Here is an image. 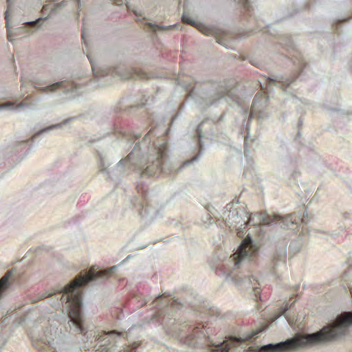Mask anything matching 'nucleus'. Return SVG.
<instances>
[{"mask_svg": "<svg viewBox=\"0 0 352 352\" xmlns=\"http://www.w3.org/2000/svg\"><path fill=\"white\" fill-rule=\"evenodd\" d=\"M87 82L88 80L84 78H74L54 83H47L36 79L32 81V85L38 92L43 94H52L60 90L74 97L81 93V89L87 85Z\"/></svg>", "mask_w": 352, "mask_h": 352, "instance_id": "obj_7", "label": "nucleus"}, {"mask_svg": "<svg viewBox=\"0 0 352 352\" xmlns=\"http://www.w3.org/2000/svg\"><path fill=\"white\" fill-rule=\"evenodd\" d=\"M241 12L244 16H251L253 13V8L250 4V1H240Z\"/></svg>", "mask_w": 352, "mask_h": 352, "instance_id": "obj_20", "label": "nucleus"}, {"mask_svg": "<svg viewBox=\"0 0 352 352\" xmlns=\"http://www.w3.org/2000/svg\"><path fill=\"white\" fill-rule=\"evenodd\" d=\"M46 19H47V17L46 18H38V19H36L35 21L23 22V24L28 25V26H31V27H35L40 21L46 20Z\"/></svg>", "mask_w": 352, "mask_h": 352, "instance_id": "obj_28", "label": "nucleus"}, {"mask_svg": "<svg viewBox=\"0 0 352 352\" xmlns=\"http://www.w3.org/2000/svg\"><path fill=\"white\" fill-rule=\"evenodd\" d=\"M258 255V249L248 236L240 245L236 253L215 267V274L232 282L241 290L251 289L257 300L263 301L267 298V294L261 291V282L257 276L252 274L253 267Z\"/></svg>", "mask_w": 352, "mask_h": 352, "instance_id": "obj_2", "label": "nucleus"}, {"mask_svg": "<svg viewBox=\"0 0 352 352\" xmlns=\"http://www.w3.org/2000/svg\"><path fill=\"white\" fill-rule=\"evenodd\" d=\"M86 33H85V29L84 28L82 29V31H81V38L82 40L83 41L84 43L86 44L87 43V41H86Z\"/></svg>", "mask_w": 352, "mask_h": 352, "instance_id": "obj_35", "label": "nucleus"}, {"mask_svg": "<svg viewBox=\"0 0 352 352\" xmlns=\"http://www.w3.org/2000/svg\"><path fill=\"white\" fill-rule=\"evenodd\" d=\"M309 221V214L307 212H304L302 215L292 213L284 217L279 214L270 215L265 212H262L254 216H250L248 212L243 208L239 209L237 214H235L232 227L236 230L239 237H243L248 223H252L253 225L279 226L295 230L300 223L307 224Z\"/></svg>", "mask_w": 352, "mask_h": 352, "instance_id": "obj_4", "label": "nucleus"}, {"mask_svg": "<svg viewBox=\"0 0 352 352\" xmlns=\"http://www.w3.org/2000/svg\"><path fill=\"white\" fill-rule=\"evenodd\" d=\"M124 352H143V348L141 343L133 342L124 349Z\"/></svg>", "mask_w": 352, "mask_h": 352, "instance_id": "obj_24", "label": "nucleus"}, {"mask_svg": "<svg viewBox=\"0 0 352 352\" xmlns=\"http://www.w3.org/2000/svg\"><path fill=\"white\" fill-rule=\"evenodd\" d=\"M87 58L91 65L94 77L97 79H100L107 76H117L124 79L133 78L135 75L141 78L146 77V74L137 68H126L124 65L115 67H109L104 65L98 64L90 57L89 55H87Z\"/></svg>", "mask_w": 352, "mask_h": 352, "instance_id": "obj_8", "label": "nucleus"}, {"mask_svg": "<svg viewBox=\"0 0 352 352\" xmlns=\"http://www.w3.org/2000/svg\"><path fill=\"white\" fill-rule=\"evenodd\" d=\"M50 2V3L43 6L42 8V12L43 14H48L49 16L55 14L56 10L60 9L63 6V3L64 1H61L58 3H54V1Z\"/></svg>", "mask_w": 352, "mask_h": 352, "instance_id": "obj_19", "label": "nucleus"}, {"mask_svg": "<svg viewBox=\"0 0 352 352\" xmlns=\"http://www.w3.org/2000/svg\"><path fill=\"white\" fill-rule=\"evenodd\" d=\"M234 94V90L231 88H229L228 86L225 85H221L210 96L208 104L214 105L217 103V102L223 98L228 97L232 98Z\"/></svg>", "mask_w": 352, "mask_h": 352, "instance_id": "obj_13", "label": "nucleus"}, {"mask_svg": "<svg viewBox=\"0 0 352 352\" xmlns=\"http://www.w3.org/2000/svg\"><path fill=\"white\" fill-rule=\"evenodd\" d=\"M120 318H121V316H118V319H120Z\"/></svg>", "mask_w": 352, "mask_h": 352, "instance_id": "obj_46", "label": "nucleus"}, {"mask_svg": "<svg viewBox=\"0 0 352 352\" xmlns=\"http://www.w3.org/2000/svg\"><path fill=\"white\" fill-rule=\"evenodd\" d=\"M351 325L352 311L344 312L318 331L294 336L276 343V352H293L301 347H312L324 344L344 335Z\"/></svg>", "mask_w": 352, "mask_h": 352, "instance_id": "obj_3", "label": "nucleus"}, {"mask_svg": "<svg viewBox=\"0 0 352 352\" xmlns=\"http://www.w3.org/2000/svg\"><path fill=\"white\" fill-rule=\"evenodd\" d=\"M248 137L246 135L244 139V153L245 155H247L248 153Z\"/></svg>", "mask_w": 352, "mask_h": 352, "instance_id": "obj_32", "label": "nucleus"}, {"mask_svg": "<svg viewBox=\"0 0 352 352\" xmlns=\"http://www.w3.org/2000/svg\"><path fill=\"white\" fill-rule=\"evenodd\" d=\"M6 342V338L3 333L2 325L0 323V347L3 346Z\"/></svg>", "mask_w": 352, "mask_h": 352, "instance_id": "obj_30", "label": "nucleus"}, {"mask_svg": "<svg viewBox=\"0 0 352 352\" xmlns=\"http://www.w3.org/2000/svg\"><path fill=\"white\" fill-rule=\"evenodd\" d=\"M258 28L262 30L265 26V23L263 21H256Z\"/></svg>", "mask_w": 352, "mask_h": 352, "instance_id": "obj_36", "label": "nucleus"}, {"mask_svg": "<svg viewBox=\"0 0 352 352\" xmlns=\"http://www.w3.org/2000/svg\"><path fill=\"white\" fill-rule=\"evenodd\" d=\"M135 16H137V20L138 21H141L140 18V15L138 14V12L136 11L134 12Z\"/></svg>", "mask_w": 352, "mask_h": 352, "instance_id": "obj_41", "label": "nucleus"}, {"mask_svg": "<svg viewBox=\"0 0 352 352\" xmlns=\"http://www.w3.org/2000/svg\"><path fill=\"white\" fill-rule=\"evenodd\" d=\"M239 210V209L233 208L232 203L227 204L224 208L223 218L225 221L226 225L229 228H232L235 214H237Z\"/></svg>", "mask_w": 352, "mask_h": 352, "instance_id": "obj_16", "label": "nucleus"}, {"mask_svg": "<svg viewBox=\"0 0 352 352\" xmlns=\"http://www.w3.org/2000/svg\"><path fill=\"white\" fill-rule=\"evenodd\" d=\"M266 104L267 100L263 98L262 96L256 94L254 96L252 104L249 119L246 124V130H248L249 122L252 118L256 117L258 119H264L267 116L265 111Z\"/></svg>", "mask_w": 352, "mask_h": 352, "instance_id": "obj_12", "label": "nucleus"}, {"mask_svg": "<svg viewBox=\"0 0 352 352\" xmlns=\"http://www.w3.org/2000/svg\"><path fill=\"white\" fill-rule=\"evenodd\" d=\"M8 4L7 6V10L5 13V19L6 21V28H7V37L9 41H12V33L9 25V17L14 16L16 14L14 10V1H8Z\"/></svg>", "mask_w": 352, "mask_h": 352, "instance_id": "obj_18", "label": "nucleus"}, {"mask_svg": "<svg viewBox=\"0 0 352 352\" xmlns=\"http://www.w3.org/2000/svg\"><path fill=\"white\" fill-rule=\"evenodd\" d=\"M349 212H344L343 213V218L345 219H349Z\"/></svg>", "mask_w": 352, "mask_h": 352, "instance_id": "obj_38", "label": "nucleus"}, {"mask_svg": "<svg viewBox=\"0 0 352 352\" xmlns=\"http://www.w3.org/2000/svg\"><path fill=\"white\" fill-rule=\"evenodd\" d=\"M30 145L28 141H22L18 143L14 147V157L21 160L28 155L30 150Z\"/></svg>", "mask_w": 352, "mask_h": 352, "instance_id": "obj_17", "label": "nucleus"}, {"mask_svg": "<svg viewBox=\"0 0 352 352\" xmlns=\"http://www.w3.org/2000/svg\"><path fill=\"white\" fill-rule=\"evenodd\" d=\"M250 63L252 65H254V66H256L258 68H259V67H261L262 66V64L261 63H259L258 61H257V60H250Z\"/></svg>", "mask_w": 352, "mask_h": 352, "instance_id": "obj_34", "label": "nucleus"}, {"mask_svg": "<svg viewBox=\"0 0 352 352\" xmlns=\"http://www.w3.org/2000/svg\"><path fill=\"white\" fill-rule=\"evenodd\" d=\"M293 305H294V303H291V304H289L288 302L286 303L285 305L284 306V307L282 308L281 311L278 315V316H280L281 315H285L287 322L289 324H292V321L290 318V316L289 315V314H286V312L287 311L290 310L292 308Z\"/></svg>", "mask_w": 352, "mask_h": 352, "instance_id": "obj_26", "label": "nucleus"}, {"mask_svg": "<svg viewBox=\"0 0 352 352\" xmlns=\"http://www.w3.org/2000/svg\"><path fill=\"white\" fill-rule=\"evenodd\" d=\"M242 111H243V113H244L245 115H246V114H247V113H248V110H247V109H242Z\"/></svg>", "mask_w": 352, "mask_h": 352, "instance_id": "obj_42", "label": "nucleus"}, {"mask_svg": "<svg viewBox=\"0 0 352 352\" xmlns=\"http://www.w3.org/2000/svg\"><path fill=\"white\" fill-rule=\"evenodd\" d=\"M32 338L34 340L40 341L51 349L57 351L60 349V332L56 327H46L41 333L38 336L32 334Z\"/></svg>", "mask_w": 352, "mask_h": 352, "instance_id": "obj_10", "label": "nucleus"}, {"mask_svg": "<svg viewBox=\"0 0 352 352\" xmlns=\"http://www.w3.org/2000/svg\"><path fill=\"white\" fill-rule=\"evenodd\" d=\"M76 118V117H70V118H68L67 119H65L63 121H62L60 123H58V124H52L49 126H47V127H45L41 130H39L38 131H37L36 133H35L31 138V140L32 142H34L39 136L45 134V133H47L52 130H54V129H61L63 126H65V124L69 123L72 120H74Z\"/></svg>", "mask_w": 352, "mask_h": 352, "instance_id": "obj_15", "label": "nucleus"}, {"mask_svg": "<svg viewBox=\"0 0 352 352\" xmlns=\"http://www.w3.org/2000/svg\"><path fill=\"white\" fill-rule=\"evenodd\" d=\"M201 221L204 226L208 227L213 223V219L211 215L209 214L208 211H206L205 213L201 217Z\"/></svg>", "mask_w": 352, "mask_h": 352, "instance_id": "obj_27", "label": "nucleus"}, {"mask_svg": "<svg viewBox=\"0 0 352 352\" xmlns=\"http://www.w3.org/2000/svg\"><path fill=\"white\" fill-rule=\"evenodd\" d=\"M126 111L120 106L112 109L108 115L102 117L98 122L100 135L91 137L89 142H96L111 134L129 138L133 142L137 140L140 136L141 127L135 124L129 123L128 119L124 117Z\"/></svg>", "mask_w": 352, "mask_h": 352, "instance_id": "obj_5", "label": "nucleus"}, {"mask_svg": "<svg viewBox=\"0 0 352 352\" xmlns=\"http://www.w3.org/2000/svg\"><path fill=\"white\" fill-rule=\"evenodd\" d=\"M182 22L188 25H190L197 29H199L201 32L206 33L204 30L202 25L190 19L189 16H188L185 13L183 14L182 17Z\"/></svg>", "mask_w": 352, "mask_h": 352, "instance_id": "obj_21", "label": "nucleus"}, {"mask_svg": "<svg viewBox=\"0 0 352 352\" xmlns=\"http://www.w3.org/2000/svg\"><path fill=\"white\" fill-rule=\"evenodd\" d=\"M151 288L146 283H139L135 289L130 292L123 308L125 312H132L145 305L150 299Z\"/></svg>", "mask_w": 352, "mask_h": 352, "instance_id": "obj_9", "label": "nucleus"}, {"mask_svg": "<svg viewBox=\"0 0 352 352\" xmlns=\"http://www.w3.org/2000/svg\"><path fill=\"white\" fill-rule=\"evenodd\" d=\"M31 98L30 96H27L23 101L19 103L17 105H15L14 103V107H10V109L18 110L19 109H26L30 107V104L28 102V101Z\"/></svg>", "mask_w": 352, "mask_h": 352, "instance_id": "obj_25", "label": "nucleus"}, {"mask_svg": "<svg viewBox=\"0 0 352 352\" xmlns=\"http://www.w3.org/2000/svg\"><path fill=\"white\" fill-rule=\"evenodd\" d=\"M348 232L345 230H341L340 232L334 231L331 236L338 243L342 241L347 236Z\"/></svg>", "mask_w": 352, "mask_h": 352, "instance_id": "obj_23", "label": "nucleus"}, {"mask_svg": "<svg viewBox=\"0 0 352 352\" xmlns=\"http://www.w3.org/2000/svg\"><path fill=\"white\" fill-rule=\"evenodd\" d=\"M259 83H260V86H261L262 89H267V85H265V87H264V85L262 84V82H259Z\"/></svg>", "mask_w": 352, "mask_h": 352, "instance_id": "obj_40", "label": "nucleus"}, {"mask_svg": "<svg viewBox=\"0 0 352 352\" xmlns=\"http://www.w3.org/2000/svg\"><path fill=\"white\" fill-rule=\"evenodd\" d=\"M278 43L287 51L292 50V52L289 53L290 56L281 54L280 57L282 60H285L287 63H289L294 66V74L290 77L281 75L272 76L271 77H267L266 81L269 84L280 82L287 87L294 81L298 76L303 74L304 71L307 69V64L304 60L301 53L295 48L294 44L289 36H282Z\"/></svg>", "mask_w": 352, "mask_h": 352, "instance_id": "obj_6", "label": "nucleus"}, {"mask_svg": "<svg viewBox=\"0 0 352 352\" xmlns=\"http://www.w3.org/2000/svg\"><path fill=\"white\" fill-rule=\"evenodd\" d=\"M121 314L124 316V310L123 309L121 310Z\"/></svg>", "mask_w": 352, "mask_h": 352, "instance_id": "obj_44", "label": "nucleus"}, {"mask_svg": "<svg viewBox=\"0 0 352 352\" xmlns=\"http://www.w3.org/2000/svg\"><path fill=\"white\" fill-rule=\"evenodd\" d=\"M153 131L151 130L141 141L136 142L128 156L121 160L112 170L104 167L103 159L100 157L101 173L115 185L118 184L122 177L128 175L132 171L140 175L136 190L141 194L142 200L138 201V199L135 198L132 203L140 217L146 222L153 221L158 216L159 210L155 203L147 198L148 186L143 177H158L170 175L172 172L168 160L167 144L164 140L153 141Z\"/></svg>", "mask_w": 352, "mask_h": 352, "instance_id": "obj_1", "label": "nucleus"}, {"mask_svg": "<svg viewBox=\"0 0 352 352\" xmlns=\"http://www.w3.org/2000/svg\"><path fill=\"white\" fill-rule=\"evenodd\" d=\"M302 124L301 121H300V120H298V125H300V124Z\"/></svg>", "mask_w": 352, "mask_h": 352, "instance_id": "obj_45", "label": "nucleus"}, {"mask_svg": "<svg viewBox=\"0 0 352 352\" xmlns=\"http://www.w3.org/2000/svg\"><path fill=\"white\" fill-rule=\"evenodd\" d=\"M47 296L45 294H40V293H38L37 294H35L34 300H38L40 299L46 298Z\"/></svg>", "mask_w": 352, "mask_h": 352, "instance_id": "obj_33", "label": "nucleus"}, {"mask_svg": "<svg viewBox=\"0 0 352 352\" xmlns=\"http://www.w3.org/2000/svg\"><path fill=\"white\" fill-rule=\"evenodd\" d=\"M349 19H341V20H338L336 24V25L337 26L338 23H343V22H345L346 21H347Z\"/></svg>", "mask_w": 352, "mask_h": 352, "instance_id": "obj_39", "label": "nucleus"}, {"mask_svg": "<svg viewBox=\"0 0 352 352\" xmlns=\"http://www.w3.org/2000/svg\"><path fill=\"white\" fill-rule=\"evenodd\" d=\"M60 350H61V349H60V350H58V349L57 351H55V350L54 349V352H58H58H60Z\"/></svg>", "mask_w": 352, "mask_h": 352, "instance_id": "obj_43", "label": "nucleus"}, {"mask_svg": "<svg viewBox=\"0 0 352 352\" xmlns=\"http://www.w3.org/2000/svg\"><path fill=\"white\" fill-rule=\"evenodd\" d=\"M150 28H157L159 30H168L169 29L170 27H172L171 25L170 26H162V25H156V24H153L151 23H146Z\"/></svg>", "mask_w": 352, "mask_h": 352, "instance_id": "obj_29", "label": "nucleus"}, {"mask_svg": "<svg viewBox=\"0 0 352 352\" xmlns=\"http://www.w3.org/2000/svg\"><path fill=\"white\" fill-rule=\"evenodd\" d=\"M301 247L302 242L300 239L293 240L289 245V253L296 254L300 250Z\"/></svg>", "mask_w": 352, "mask_h": 352, "instance_id": "obj_22", "label": "nucleus"}, {"mask_svg": "<svg viewBox=\"0 0 352 352\" xmlns=\"http://www.w3.org/2000/svg\"><path fill=\"white\" fill-rule=\"evenodd\" d=\"M205 122H206L205 121L201 122L198 125L197 129V135L198 136V145H199V152L197 153L196 155L192 157L191 159H190L188 160H186L185 162H184L183 164L178 168V170L184 168L186 166H189L190 164H192L195 162H198V160H199L200 157L201 156V155H202V149H203V146H204V145H203V144L201 142V138H202L201 132H202V126L205 124Z\"/></svg>", "mask_w": 352, "mask_h": 352, "instance_id": "obj_14", "label": "nucleus"}, {"mask_svg": "<svg viewBox=\"0 0 352 352\" xmlns=\"http://www.w3.org/2000/svg\"><path fill=\"white\" fill-rule=\"evenodd\" d=\"M120 285H124V287L126 285V283L125 278H121L119 280Z\"/></svg>", "mask_w": 352, "mask_h": 352, "instance_id": "obj_37", "label": "nucleus"}, {"mask_svg": "<svg viewBox=\"0 0 352 352\" xmlns=\"http://www.w3.org/2000/svg\"><path fill=\"white\" fill-rule=\"evenodd\" d=\"M14 107V102H6L5 103H3V104H0V109H10V107Z\"/></svg>", "mask_w": 352, "mask_h": 352, "instance_id": "obj_31", "label": "nucleus"}, {"mask_svg": "<svg viewBox=\"0 0 352 352\" xmlns=\"http://www.w3.org/2000/svg\"><path fill=\"white\" fill-rule=\"evenodd\" d=\"M286 259L287 244L283 242L276 246L270 263L271 270L274 274H278L285 269Z\"/></svg>", "mask_w": 352, "mask_h": 352, "instance_id": "obj_11", "label": "nucleus"}]
</instances>
